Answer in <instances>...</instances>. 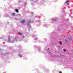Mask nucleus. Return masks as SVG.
I'll return each mask as SVG.
<instances>
[{"instance_id": "1", "label": "nucleus", "mask_w": 73, "mask_h": 73, "mask_svg": "<svg viewBox=\"0 0 73 73\" xmlns=\"http://www.w3.org/2000/svg\"><path fill=\"white\" fill-rule=\"evenodd\" d=\"M31 21H29L28 23L27 24V27H29V28H31V26L29 24H31Z\"/></svg>"}, {"instance_id": "2", "label": "nucleus", "mask_w": 73, "mask_h": 73, "mask_svg": "<svg viewBox=\"0 0 73 73\" xmlns=\"http://www.w3.org/2000/svg\"><path fill=\"white\" fill-rule=\"evenodd\" d=\"M25 20L24 19L22 21H21V23H25Z\"/></svg>"}, {"instance_id": "3", "label": "nucleus", "mask_w": 73, "mask_h": 73, "mask_svg": "<svg viewBox=\"0 0 73 73\" xmlns=\"http://www.w3.org/2000/svg\"><path fill=\"white\" fill-rule=\"evenodd\" d=\"M8 41L9 42H11V38L9 37L8 39Z\"/></svg>"}, {"instance_id": "4", "label": "nucleus", "mask_w": 73, "mask_h": 73, "mask_svg": "<svg viewBox=\"0 0 73 73\" xmlns=\"http://www.w3.org/2000/svg\"><path fill=\"white\" fill-rule=\"evenodd\" d=\"M68 39L70 40H71L72 39V37H70L68 38Z\"/></svg>"}, {"instance_id": "5", "label": "nucleus", "mask_w": 73, "mask_h": 73, "mask_svg": "<svg viewBox=\"0 0 73 73\" xmlns=\"http://www.w3.org/2000/svg\"><path fill=\"white\" fill-rule=\"evenodd\" d=\"M19 35L20 36H21V35H22L23 34L22 33H19Z\"/></svg>"}, {"instance_id": "6", "label": "nucleus", "mask_w": 73, "mask_h": 73, "mask_svg": "<svg viewBox=\"0 0 73 73\" xmlns=\"http://www.w3.org/2000/svg\"><path fill=\"white\" fill-rule=\"evenodd\" d=\"M15 11L16 12H18L19 10L17 9H15Z\"/></svg>"}, {"instance_id": "7", "label": "nucleus", "mask_w": 73, "mask_h": 73, "mask_svg": "<svg viewBox=\"0 0 73 73\" xmlns=\"http://www.w3.org/2000/svg\"><path fill=\"white\" fill-rule=\"evenodd\" d=\"M18 56H19L20 57H22V55L21 54H19L18 55Z\"/></svg>"}, {"instance_id": "8", "label": "nucleus", "mask_w": 73, "mask_h": 73, "mask_svg": "<svg viewBox=\"0 0 73 73\" xmlns=\"http://www.w3.org/2000/svg\"><path fill=\"white\" fill-rule=\"evenodd\" d=\"M52 20H53V21H56V19H55L54 18H52Z\"/></svg>"}, {"instance_id": "9", "label": "nucleus", "mask_w": 73, "mask_h": 73, "mask_svg": "<svg viewBox=\"0 0 73 73\" xmlns=\"http://www.w3.org/2000/svg\"><path fill=\"white\" fill-rule=\"evenodd\" d=\"M15 15V13H13V14H11V15H12V16H14Z\"/></svg>"}, {"instance_id": "10", "label": "nucleus", "mask_w": 73, "mask_h": 73, "mask_svg": "<svg viewBox=\"0 0 73 73\" xmlns=\"http://www.w3.org/2000/svg\"><path fill=\"white\" fill-rule=\"evenodd\" d=\"M59 43L60 44H62V42H61V41L59 42Z\"/></svg>"}, {"instance_id": "11", "label": "nucleus", "mask_w": 73, "mask_h": 73, "mask_svg": "<svg viewBox=\"0 0 73 73\" xmlns=\"http://www.w3.org/2000/svg\"><path fill=\"white\" fill-rule=\"evenodd\" d=\"M34 13L33 12H31V14L32 15H33Z\"/></svg>"}, {"instance_id": "12", "label": "nucleus", "mask_w": 73, "mask_h": 73, "mask_svg": "<svg viewBox=\"0 0 73 73\" xmlns=\"http://www.w3.org/2000/svg\"><path fill=\"white\" fill-rule=\"evenodd\" d=\"M66 50H63V51H64V52H66Z\"/></svg>"}, {"instance_id": "13", "label": "nucleus", "mask_w": 73, "mask_h": 73, "mask_svg": "<svg viewBox=\"0 0 73 73\" xmlns=\"http://www.w3.org/2000/svg\"><path fill=\"white\" fill-rule=\"evenodd\" d=\"M22 38H25V36H23V37H22Z\"/></svg>"}, {"instance_id": "14", "label": "nucleus", "mask_w": 73, "mask_h": 73, "mask_svg": "<svg viewBox=\"0 0 73 73\" xmlns=\"http://www.w3.org/2000/svg\"><path fill=\"white\" fill-rule=\"evenodd\" d=\"M37 38H36L35 39V40H37Z\"/></svg>"}, {"instance_id": "15", "label": "nucleus", "mask_w": 73, "mask_h": 73, "mask_svg": "<svg viewBox=\"0 0 73 73\" xmlns=\"http://www.w3.org/2000/svg\"><path fill=\"white\" fill-rule=\"evenodd\" d=\"M68 1H66V3H68Z\"/></svg>"}, {"instance_id": "16", "label": "nucleus", "mask_w": 73, "mask_h": 73, "mask_svg": "<svg viewBox=\"0 0 73 73\" xmlns=\"http://www.w3.org/2000/svg\"><path fill=\"white\" fill-rule=\"evenodd\" d=\"M49 50V48H48V49H47V50Z\"/></svg>"}, {"instance_id": "17", "label": "nucleus", "mask_w": 73, "mask_h": 73, "mask_svg": "<svg viewBox=\"0 0 73 73\" xmlns=\"http://www.w3.org/2000/svg\"><path fill=\"white\" fill-rule=\"evenodd\" d=\"M59 73H62V72H61L60 71V72H59Z\"/></svg>"}, {"instance_id": "18", "label": "nucleus", "mask_w": 73, "mask_h": 73, "mask_svg": "<svg viewBox=\"0 0 73 73\" xmlns=\"http://www.w3.org/2000/svg\"><path fill=\"white\" fill-rule=\"evenodd\" d=\"M16 37H15V40H16Z\"/></svg>"}, {"instance_id": "19", "label": "nucleus", "mask_w": 73, "mask_h": 73, "mask_svg": "<svg viewBox=\"0 0 73 73\" xmlns=\"http://www.w3.org/2000/svg\"><path fill=\"white\" fill-rule=\"evenodd\" d=\"M1 38H0V39H1Z\"/></svg>"}, {"instance_id": "20", "label": "nucleus", "mask_w": 73, "mask_h": 73, "mask_svg": "<svg viewBox=\"0 0 73 73\" xmlns=\"http://www.w3.org/2000/svg\"><path fill=\"white\" fill-rule=\"evenodd\" d=\"M65 41H66V39H65Z\"/></svg>"}, {"instance_id": "21", "label": "nucleus", "mask_w": 73, "mask_h": 73, "mask_svg": "<svg viewBox=\"0 0 73 73\" xmlns=\"http://www.w3.org/2000/svg\"><path fill=\"white\" fill-rule=\"evenodd\" d=\"M15 19H16V20H17V19H16V18H15Z\"/></svg>"}, {"instance_id": "22", "label": "nucleus", "mask_w": 73, "mask_h": 73, "mask_svg": "<svg viewBox=\"0 0 73 73\" xmlns=\"http://www.w3.org/2000/svg\"><path fill=\"white\" fill-rule=\"evenodd\" d=\"M7 23L8 24L9 23V22H7Z\"/></svg>"}, {"instance_id": "23", "label": "nucleus", "mask_w": 73, "mask_h": 73, "mask_svg": "<svg viewBox=\"0 0 73 73\" xmlns=\"http://www.w3.org/2000/svg\"><path fill=\"white\" fill-rule=\"evenodd\" d=\"M67 4H69V3H67Z\"/></svg>"}, {"instance_id": "24", "label": "nucleus", "mask_w": 73, "mask_h": 73, "mask_svg": "<svg viewBox=\"0 0 73 73\" xmlns=\"http://www.w3.org/2000/svg\"><path fill=\"white\" fill-rule=\"evenodd\" d=\"M26 4H27V3H26Z\"/></svg>"}]
</instances>
